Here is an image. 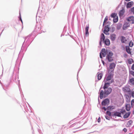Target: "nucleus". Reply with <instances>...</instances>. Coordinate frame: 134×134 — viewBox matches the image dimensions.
<instances>
[{
    "label": "nucleus",
    "instance_id": "nucleus-1",
    "mask_svg": "<svg viewBox=\"0 0 134 134\" xmlns=\"http://www.w3.org/2000/svg\"><path fill=\"white\" fill-rule=\"evenodd\" d=\"M35 35L33 33L29 34L25 38L24 41L23 43L21 50L19 54L20 55V53L23 52H25L27 48L32 42L34 38Z\"/></svg>",
    "mask_w": 134,
    "mask_h": 134
},
{
    "label": "nucleus",
    "instance_id": "nucleus-2",
    "mask_svg": "<svg viewBox=\"0 0 134 134\" xmlns=\"http://www.w3.org/2000/svg\"><path fill=\"white\" fill-rule=\"evenodd\" d=\"M41 27V25L39 24L36 25L34 31L32 33H33V34L34 35L35 32L36 34H41V32L39 31L40 30Z\"/></svg>",
    "mask_w": 134,
    "mask_h": 134
},
{
    "label": "nucleus",
    "instance_id": "nucleus-3",
    "mask_svg": "<svg viewBox=\"0 0 134 134\" xmlns=\"http://www.w3.org/2000/svg\"><path fill=\"white\" fill-rule=\"evenodd\" d=\"M112 91V88L110 87L104 90V97H106V95L107 96Z\"/></svg>",
    "mask_w": 134,
    "mask_h": 134
},
{
    "label": "nucleus",
    "instance_id": "nucleus-4",
    "mask_svg": "<svg viewBox=\"0 0 134 134\" xmlns=\"http://www.w3.org/2000/svg\"><path fill=\"white\" fill-rule=\"evenodd\" d=\"M113 70H111L110 72L107 77L105 82H107L111 80L113 78Z\"/></svg>",
    "mask_w": 134,
    "mask_h": 134
},
{
    "label": "nucleus",
    "instance_id": "nucleus-5",
    "mask_svg": "<svg viewBox=\"0 0 134 134\" xmlns=\"http://www.w3.org/2000/svg\"><path fill=\"white\" fill-rule=\"evenodd\" d=\"M110 101L108 98H106L102 102L101 104L102 106L108 105L109 104Z\"/></svg>",
    "mask_w": 134,
    "mask_h": 134
},
{
    "label": "nucleus",
    "instance_id": "nucleus-6",
    "mask_svg": "<svg viewBox=\"0 0 134 134\" xmlns=\"http://www.w3.org/2000/svg\"><path fill=\"white\" fill-rule=\"evenodd\" d=\"M110 28L109 27L108 25H106L104 27V29L103 31V33L107 35H109V33L108 32L109 31Z\"/></svg>",
    "mask_w": 134,
    "mask_h": 134
},
{
    "label": "nucleus",
    "instance_id": "nucleus-7",
    "mask_svg": "<svg viewBox=\"0 0 134 134\" xmlns=\"http://www.w3.org/2000/svg\"><path fill=\"white\" fill-rule=\"evenodd\" d=\"M105 40V37L104 34L103 33H102L101 34L100 37L99 42V45L100 47L102 46V42L103 41Z\"/></svg>",
    "mask_w": 134,
    "mask_h": 134
},
{
    "label": "nucleus",
    "instance_id": "nucleus-8",
    "mask_svg": "<svg viewBox=\"0 0 134 134\" xmlns=\"http://www.w3.org/2000/svg\"><path fill=\"white\" fill-rule=\"evenodd\" d=\"M116 65V63H111L109 65V68L110 69H112L111 70H113L114 72V70Z\"/></svg>",
    "mask_w": 134,
    "mask_h": 134
},
{
    "label": "nucleus",
    "instance_id": "nucleus-9",
    "mask_svg": "<svg viewBox=\"0 0 134 134\" xmlns=\"http://www.w3.org/2000/svg\"><path fill=\"white\" fill-rule=\"evenodd\" d=\"M102 42L105 45L107 46H109L110 44V40L108 38H106Z\"/></svg>",
    "mask_w": 134,
    "mask_h": 134
},
{
    "label": "nucleus",
    "instance_id": "nucleus-10",
    "mask_svg": "<svg viewBox=\"0 0 134 134\" xmlns=\"http://www.w3.org/2000/svg\"><path fill=\"white\" fill-rule=\"evenodd\" d=\"M128 83L131 85H134V78L129 79L128 81Z\"/></svg>",
    "mask_w": 134,
    "mask_h": 134
},
{
    "label": "nucleus",
    "instance_id": "nucleus-11",
    "mask_svg": "<svg viewBox=\"0 0 134 134\" xmlns=\"http://www.w3.org/2000/svg\"><path fill=\"white\" fill-rule=\"evenodd\" d=\"M110 39L112 41H114L116 37V35L115 34H111L110 35Z\"/></svg>",
    "mask_w": 134,
    "mask_h": 134
},
{
    "label": "nucleus",
    "instance_id": "nucleus-12",
    "mask_svg": "<svg viewBox=\"0 0 134 134\" xmlns=\"http://www.w3.org/2000/svg\"><path fill=\"white\" fill-rule=\"evenodd\" d=\"M113 116H115L119 117H121V113L120 112L118 111H115L113 114L112 115Z\"/></svg>",
    "mask_w": 134,
    "mask_h": 134
},
{
    "label": "nucleus",
    "instance_id": "nucleus-13",
    "mask_svg": "<svg viewBox=\"0 0 134 134\" xmlns=\"http://www.w3.org/2000/svg\"><path fill=\"white\" fill-rule=\"evenodd\" d=\"M81 65H82V63L83 61V60H84V62L85 61V59H86V54H84V57L83 56V55L82 54V52H81ZM81 66L80 68L81 67Z\"/></svg>",
    "mask_w": 134,
    "mask_h": 134
},
{
    "label": "nucleus",
    "instance_id": "nucleus-14",
    "mask_svg": "<svg viewBox=\"0 0 134 134\" xmlns=\"http://www.w3.org/2000/svg\"><path fill=\"white\" fill-rule=\"evenodd\" d=\"M106 59H107L109 62H111L113 60L112 56L106 55Z\"/></svg>",
    "mask_w": 134,
    "mask_h": 134
},
{
    "label": "nucleus",
    "instance_id": "nucleus-15",
    "mask_svg": "<svg viewBox=\"0 0 134 134\" xmlns=\"http://www.w3.org/2000/svg\"><path fill=\"white\" fill-rule=\"evenodd\" d=\"M126 109L127 111H129L131 109V105L130 103L125 104Z\"/></svg>",
    "mask_w": 134,
    "mask_h": 134
},
{
    "label": "nucleus",
    "instance_id": "nucleus-16",
    "mask_svg": "<svg viewBox=\"0 0 134 134\" xmlns=\"http://www.w3.org/2000/svg\"><path fill=\"white\" fill-rule=\"evenodd\" d=\"M120 41L122 43H125L127 41L125 37L123 36H121L120 37Z\"/></svg>",
    "mask_w": 134,
    "mask_h": 134
},
{
    "label": "nucleus",
    "instance_id": "nucleus-17",
    "mask_svg": "<svg viewBox=\"0 0 134 134\" xmlns=\"http://www.w3.org/2000/svg\"><path fill=\"white\" fill-rule=\"evenodd\" d=\"M133 1H131L127 3L126 5V8H130L133 5Z\"/></svg>",
    "mask_w": 134,
    "mask_h": 134
},
{
    "label": "nucleus",
    "instance_id": "nucleus-18",
    "mask_svg": "<svg viewBox=\"0 0 134 134\" xmlns=\"http://www.w3.org/2000/svg\"><path fill=\"white\" fill-rule=\"evenodd\" d=\"M102 88V87H101L100 88V92L99 93V96H100V99H102L103 96V94L104 93V91L103 90H100Z\"/></svg>",
    "mask_w": 134,
    "mask_h": 134
},
{
    "label": "nucleus",
    "instance_id": "nucleus-19",
    "mask_svg": "<svg viewBox=\"0 0 134 134\" xmlns=\"http://www.w3.org/2000/svg\"><path fill=\"white\" fill-rule=\"evenodd\" d=\"M106 52L107 55L113 56V53L109 50H106Z\"/></svg>",
    "mask_w": 134,
    "mask_h": 134
},
{
    "label": "nucleus",
    "instance_id": "nucleus-20",
    "mask_svg": "<svg viewBox=\"0 0 134 134\" xmlns=\"http://www.w3.org/2000/svg\"><path fill=\"white\" fill-rule=\"evenodd\" d=\"M131 114V112L129 111L126 113L123 116V118L124 119H126L128 118L130 116Z\"/></svg>",
    "mask_w": 134,
    "mask_h": 134
},
{
    "label": "nucleus",
    "instance_id": "nucleus-21",
    "mask_svg": "<svg viewBox=\"0 0 134 134\" xmlns=\"http://www.w3.org/2000/svg\"><path fill=\"white\" fill-rule=\"evenodd\" d=\"M125 49L126 51L129 54L131 53V49L129 46H126L125 47Z\"/></svg>",
    "mask_w": 134,
    "mask_h": 134
},
{
    "label": "nucleus",
    "instance_id": "nucleus-22",
    "mask_svg": "<svg viewBox=\"0 0 134 134\" xmlns=\"http://www.w3.org/2000/svg\"><path fill=\"white\" fill-rule=\"evenodd\" d=\"M89 29V25H88V26H87L85 28V35L86 36L88 35H89L88 30Z\"/></svg>",
    "mask_w": 134,
    "mask_h": 134
},
{
    "label": "nucleus",
    "instance_id": "nucleus-23",
    "mask_svg": "<svg viewBox=\"0 0 134 134\" xmlns=\"http://www.w3.org/2000/svg\"><path fill=\"white\" fill-rule=\"evenodd\" d=\"M23 108H24L25 110V111L27 112H28L29 111V109H28V107L27 106V105L25 103H24L23 104Z\"/></svg>",
    "mask_w": 134,
    "mask_h": 134
},
{
    "label": "nucleus",
    "instance_id": "nucleus-24",
    "mask_svg": "<svg viewBox=\"0 0 134 134\" xmlns=\"http://www.w3.org/2000/svg\"><path fill=\"white\" fill-rule=\"evenodd\" d=\"M125 12V10L124 9L121 10L119 13V14L120 16H122L124 14Z\"/></svg>",
    "mask_w": 134,
    "mask_h": 134
},
{
    "label": "nucleus",
    "instance_id": "nucleus-25",
    "mask_svg": "<svg viewBox=\"0 0 134 134\" xmlns=\"http://www.w3.org/2000/svg\"><path fill=\"white\" fill-rule=\"evenodd\" d=\"M130 96L128 95H126V101L128 103H130Z\"/></svg>",
    "mask_w": 134,
    "mask_h": 134
},
{
    "label": "nucleus",
    "instance_id": "nucleus-26",
    "mask_svg": "<svg viewBox=\"0 0 134 134\" xmlns=\"http://www.w3.org/2000/svg\"><path fill=\"white\" fill-rule=\"evenodd\" d=\"M130 96V97H132L133 98H134V91H131L129 93H128V94Z\"/></svg>",
    "mask_w": 134,
    "mask_h": 134
},
{
    "label": "nucleus",
    "instance_id": "nucleus-27",
    "mask_svg": "<svg viewBox=\"0 0 134 134\" xmlns=\"http://www.w3.org/2000/svg\"><path fill=\"white\" fill-rule=\"evenodd\" d=\"M134 17L133 16H131L128 18H127L126 19L128 21H132L134 19Z\"/></svg>",
    "mask_w": 134,
    "mask_h": 134
},
{
    "label": "nucleus",
    "instance_id": "nucleus-28",
    "mask_svg": "<svg viewBox=\"0 0 134 134\" xmlns=\"http://www.w3.org/2000/svg\"><path fill=\"white\" fill-rule=\"evenodd\" d=\"M115 108V107L114 106H109L107 107V110L110 111Z\"/></svg>",
    "mask_w": 134,
    "mask_h": 134
},
{
    "label": "nucleus",
    "instance_id": "nucleus-29",
    "mask_svg": "<svg viewBox=\"0 0 134 134\" xmlns=\"http://www.w3.org/2000/svg\"><path fill=\"white\" fill-rule=\"evenodd\" d=\"M131 90H130V88L128 87H125L124 88V91L125 92H127L128 94V93H129Z\"/></svg>",
    "mask_w": 134,
    "mask_h": 134
},
{
    "label": "nucleus",
    "instance_id": "nucleus-30",
    "mask_svg": "<svg viewBox=\"0 0 134 134\" xmlns=\"http://www.w3.org/2000/svg\"><path fill=\"white\" fill-rule=\"evenodd\" d=\"M106 53H102L100 52V57L101 59L103 58V57H104L105 56Z\"/></svg>",
    "mask_w": 134,
    "mask_h": 134
},
{
    "label": "nucleus",
    "instance_id": "nucleus-31",
    "mask_svg": "<svg viewBox=\"0 0 134 134\" xmlns=\"http://www.w3.org/2000/svg\"><path fill=\"white\" fill-rule=\"evenodd\" d=\"M122 26V24L121 23H119L116 26V29L118 30L120 29Z\"/></svg>",
    "mask_w": 134,
    "mask_h": 134
},
{
    "label": "nucleus",
    "instance_id": "nucleus-32",
    "mask_svg": "<svg viewBox=\"0 0 134 134\" xmlns=\"http://www.w3.org/2000/svg\"><path fill=\"white\" fill-rule=\"evenodd\" d=\"M103 74L102 73H99L98 75V80H100L102 77Z\"/></svg>",
    "mask_w": 134,
    "mask_h": 134
},
{
    "label": "nucleus",
    "instance_id": "nucleus-33",
    "mask_svg": "<svg viewBox=\"0 0 134 134\" xmlns=\"http://www.w3.org/2000/svg\"><path fill=\"white\" fill-rule=\"evenodd\" d=\"M118 20V16H116L115 17L113 18V21L114 23L117 22Z\"/></svg>",
    "mask_w": 134,
    "mask_h": 134
},
{
    "label": "nucleus",
    "instance_id": "nucleus-34",
    "mask_svg": "<svg viewBox=\"0 0 134 134\" xmlns=\"http://www.w3.org/2000/svg\"><path fill=\"white\" fill-rule=\"evenodd\" d=\"M108 20V16H106L105 19H104V22H103V26H104L105 24L106 23V22H107V21Z\"/></svg>",
    "mask_w": 134,
    "mask_h": 134
},
{
    "label": "nucleus",
    "instance_id": "nucleus-35",
    "mask_svg": "<svg viewBox=\"0 0 134 134\" xmlns=\"http://www.w3.org/2000/svg\"><path fill=\"white\" fill-rule=\"evenodd\" d=\"M117 16V14L115 13H112L110 15V17L114 18Z\"/></svg>",
    "mask_w": 134,
    "mask_h": 134
},
{
    "label": "nucleus",
    "instance_id": "nucleus-36",
    "mask_svg": "<svg viewBox=\"0 0 134 134\" xmlns=\"http://www.w3.org/2000/svg\"><path fill=\"white\" fill-rule=\"evenodd\" d=\"M128 63L130 64H131L132 63H134L133 60L132 59L130 58L128 60Z\"/></svg>",
    "mask_w": 134,
    "mask_h": 134
},
{
    "label": "nucleus",
    "instance_id": "nucleus-37",
    "mask_svg": "<svg viewBox=\"0 0 134 134\" xmlns=\"http://www.w3.org/2000/svg\"><path fill=\"white\" fill-rule=\"evenodd\" d=\"M129 74L130 75H131L133 76L134 77V71L132 70H129Z\"/></svg>",
    "mask_w": 134,
    "mask_h": 134
},
{
    "label": "nucleus",
    "instance_id": "nucleus-38",
    "mask_svg": "<svg viewBox=\"0 0 134 134\" xmlns=\"http://www.w3.org/2000/svg\"><path fill=\"white\" fill-rule=\"evenodd\" d=\"M131 106L132 108L134 107V99H132L131 101Z\"/></svg>",
    "mask_w": 134,
    "mask_h": 134
},
{
    "label": "nucleus",
    "instance_id": "nucleus-39",
    "mask_svg": "<svg viewBox=\"0 0 134 134\" xmlns=\"http://www.w3.org/2000/svg\"><path fill=\"white\" fill-rule=\"evenodd\" d=\"M133 45V42H132V41H131L129 43V47H132Z\"/></svg>",
    "mask_w": 134,
    "mask_h": 134
},
{
    "label": "nucleus",
    "instance_id": "nucleus-40",
    "mask_svg": "<svg viewBox=\"0 0 134 134\" xmlns=\"http://www.w3.org/2000/svg\"><path fill=\"white\" fill-rule=\"evenodd\" d=\"M107 114L109 116H110L112 115L111 113L109 111L107 110L106 112Z\"/></svg>",
    "mask_w": 134,
    "mask_h": 134
},
{
    "label": "nucleus",
    "instance_id": "nucleus-41",
    "mask_svg": "<svg viewBox=\"0 0 134 134\" xmlns=\"http://www.w3.org/2000/svg\"><path fill=\"white\" fill-rule=\"evenodd\" d=\"M21 59L20 58H19V57H18V58L16 60V64L18 63V62H19V61H20V63H19V64H20V63L21 62Z\"/></svg>",
    "mask_w": 134,
    "mask_h": 134
},
{
    "label": "nucleus",
    "instance_id": "nucleus-42",
    "mask_svg": "<svg viewBox=\"0 0 134 134\" xmlns=\"http://www.w3.org/2000/svg\"><path fill=\"white\" fill-rule=\"evenodd\" d=\"M126 112V111L125 109H122L121 110V111H120V113H121L122 114H124Z\"/></svg>",
    "mask_w": 134,
    "mask_h": 134
},
{
    "label": "nucleus",
    "instance_id": "nucleus-43",
    "mask_svg": "<svg viewBox=\"0 0 134 134\" xmlns=\"http://www.w3.org/2000/svg\"><path fill=\"white\" fill-rule=\"evenodd\" d=\"M109 86H108L107 85H106L105 83L103 87V88L104 90H105L106 89L108 88V87Z\"/></svg>",
    "mask_w": 134,
    "mask_h": 134
},
{
    "label": "nucleus",
    "instance_id": "nucleus-44",
    "mask_svg": "<svg viewBox=\"0 0 134 134\" xmlns=\"http://www.w3.org/2000/svg\"><path fill=\"white\" fill-rule=\"evenodd\" d=\"M132 121L131 120L128 122L127 124V125H131L132 124Z\"/></svg>",
    "mask_w": 134,
    "mask_h": 134
},
{
    "label": "nucleus",
    "instance_id": "nucleus-45",
    "mask_svg": "<svg viewBox=\"0 0 134 134\" xmlns=\"http://www.w3.org/2000/svg\"><path fill=\"white\" fill-rule=\"evenodd\" d=\"M18 18H19V20L21 21L22 24H23V21H22V19L21 17V16L20 15H20L19 16Z\"/></svg>",
    "mask_w": 134,
    "mask_h": 134
},
{
    "label": "nucleus",
    "instance_id": "nucleus-46",
    "mask_svg": "<svg viewBox=\"0 0 134 134\" xmlns=\"http://www.w3.org/2000/svg\"><path fill=\"white\" fill-rule=\"evenodd\" d=\"M20 84L19 83V82L18 86H19V91H20V93H21L22 92V91L21 88L20 87Z\"/></svg>",
    "mask_w": 134,
    "mask_h": 134
},
{
    "label": "nucleus",
    "instance_id": "nucleus-47",
    "mask_svg": "<svg viewBox=\"0 0 134 134\" xmlns=\"http://www.w3.org/2000/svg\"><path fill=\"white\" fill-rule=\"evenodd\" d=\"M102 110H104V111H106L107 110V107L106 108L105 107H103L102 108Z\"/></svg>",
    "mask_w": 134,
    "mask_h": 134
},
{
    "label": "nucleus",
    "instance_id": "nucleus-48",
    "mask_svg": "<svg viewBox=\"0 0 134 134\" xmlns=\"http://www.w3.org/2000/svg\"><path fill=\"white\" fill-rule=\"evenodd\" d=\"M105 77L104 79V81H105V83L106 85H107L108 86H109L110 85V83L109 82H105Z\"/></svg>",
    "mask_w": 134,
    "mask_h": 134
},
{
    "label": "nucleus",
    "instance_id": "nucleus-49",
    "mask_svg": "<svg viewBox=\"0 0 134 134\" xmlns=\"http://www.w3.org/2000/svg\"><path fill=\"white\" fill-rule=\"evenodd\" d=\"M101 52L102 53H106L105 49L104 48H103Z\"/></svg>",
    "mask_w": 134,
    "mask_h": 134
},
{
    "label": "nucleus",
    "instance_id": "nucleus-50",
    "mask_svg": "<svg viewBox=\"0 0 134 134\" xmlns=\"http://www.w3.org/2000/svg\"><path fill=\"white\" fill-rule=\"evenodd\" d=\"M127 77L125 76L124 77V78L123 79L124 82V83H125L127 79Z\"/></svg>",
    "mask_w": 134,
    "mask_h": 134
},
{
    "label": "nucleus",
    "instance_id": "nucleus-51",
    "mask_svg": "<svg viewBox=\"0 0 134 134\" xmlns=\"http://www.w3.org/2000/svg\"><path fill=\"white\" fill-rule=\"evenodd\" d=\"M131 11L134 14V7H133L131 9Z\"/></svg>",
    "mask_w": 134,
    "mask_h": 134
},
{
    "label": "nucleus",
    "instance_id": "nucleus-52",
    "mask_svg": "<svg viewBox=\"0 0 134 134\" xmlns=\"http://www.w3.org/2000/svg\"><path fill=\"white\" fill-rule=\"evenodd\" d=\"M115 30V28L114 27H113L111 28V31L112 32H113Z\"/></svg>",
    "mask_w": 134,
    "mask_h": 134
},
{
    "label": "nucleus",
    "instance_id": "nucleus-53",
    "mask_svg": "<svg viewBox=\"0 0 134 134\" xmlns=\"http://www.w3.org/2000/svg\"><path fill=\"white\" fill-rule=\"evenodd\" d=\"M76 124V123H74V124L71 125L69 127H73V126H74V125H75Z\"/></svg>",
    "mask_w": 134,
    "mask_h": 134
},
{
    "label": "nucleus",
    "instance_id": "nucleus-54",
    "mask_svg": "<svg viewBox=\"0 0 134 134\" xmlns=\"http://www.w3.org/2000/svg\"><path fill=\"white\" fill-rule=\"evenodd\" d=\"M122 131L124 132H127V130L125 128H124L122 130Z\"/></svg>",
    "mask_w": 134,
    "mask_h": 134
},
{
    "label": "nucleus",
    "instance_id": "nucleus-55",
    "mask_svg": "<svg viewBox=\"0 0 134 134\" xmlns=\"http://www.w3.org/2000/svg\"><path fill=\"white\" fill-rule=\"evenodd\" d=\"M105 118L106 119L108 120H110V118L109 116H105Z\"/></svg>",
    "mask_w": 134,
    "mask_h": 134
},
{
    "label": "nucleus",
    "instance_id": "nucleus-56",
    "mask_svg": "<svg viewBox=\"0 0 134 134\" xmlns=\"http://www.w3.org/2000/svg\"><path fill=\"white\" fill-rule=\"evenodd\" d=\"M81 68H80L79 70H78V72H77V79L78 80V74H79V71H80V70H81Z\"/></svg>",
    "mask_w": 134,
    "mask_h": 134
},
{
    "label": "nucleus",
    "instance_id": "nucleus-57",
    "mask_svg": "<svg viewBox=\"0 0 134 134\" xmlns=\"http://www.w3.org/2000/svg\"><path fill=\"white\" fill-rule=\"evenodd\" d=\"M131 69L133 70H134V63L132 64L131 67Z\"/></svg>",
    "mask_w": 134,
    "mask_h": 134
},
{
    "label": "nucleus",
    "instance_id": "nucleus-58",
    "mask_svg": "<svg viewBox=\"0 0 134 134\" xmlns=\"http://www.w3.org/2000/svg\"><path fill=\"white\" fill-rule=\"evenodd\" d=\"M127 26H123L122 27V29L123 30H125L126 29V28L127 27Z\"/></svg>",
    "mask_w": 134,
    "mask_h": 134
},
{
    "label": "nucleus",
    "instance_id": "nucleus-59",
    "mask_svg": "<svg viewBox=\"0 0 134 134\" xmlns=\"http://www.w3.org/2000/svg\"><path fill=\"white\" fill-rule=\"evenodd\" d=\"M114 82V80L113 79H111V80L110 81V82H109L110 83H111L113 82Z\"/></svg>",
    "mask_w": 134,
    "mask_h": 134
},
{
    "label": "nucleus",
    "instance_id": "nucleus-60",
    "mask_svg": "<svg viewBox=\"0 0 134 134\" xmlns=\"http://www.w3.org/2000/svg\"><path fill=\"white\" fill-rule=\"evenodd\" d=\"M100 117H99L98 119V120H97L98 122L99 123L100 122Z\"/></svg>",
    "mask_w": 134,
    "mask_h": 134
},
{
    "label": "nucleus",
    "instance_id": "nucleus-61",
    "mask_svg": "<svg viewBox=\"0 0 134 134\" xmlns=\"http://www.w3.org/2000/svg\"><path fill=\"white\" fill-rule=\"evenodd\" d=\"M21 97L22 98H23V97H24V96L23 94V92H22L21 93Z\"/></svg>",
    "mask_w": 134,
    "mask_h": 134
},
{
    "label": "nucleus",
    "instance_id": "nucleus-62",
    "mask_svg": "<svg viewBox=\"0 0 134 134\" xmlns=\"http://www.w3.org/2000/svg\"><path fill=\"white\" fill-rule=\"evenodd\" d=\"M107 24H108V26L110 25V21H108L107 22V23H106Z\"/></svg>",
    "mask_w": 134,
    "mask_h": 134
},
{
    "label": "nucleus",
    "instance_id": "nucleus-63",
    "mask_svg": "<svg viewBox=\"0 0 134 134\" xmlns=\"http://www.w3.org/2000/svg\"><path fill=\"white\" fill-rule=\"evenodd\" d=\"M0 83H1V85L2 86V87H3V89H4V90H5L4 88V87H3V84H2V83L1 82V81L0 80Z\"/></svg>",
    "mask_w": 134,
    "mask_h": 134
},
{
    "label": "nucleus",
    "instance_id": "nucleus-64",
    "mask_svg": "<svg viewBox=\"0 0 134 134\" xmlns=\"http://www.w3.org/2000/svg\"><path fill=\"white\" fill-rule=\"evenodd\" d=\"M101 61H102V63H103V65H104L105 63L104 61V60H102Z\"/></svg>",
    "mask_w": 134,
    "mask_h": 134
}]
</instances>
